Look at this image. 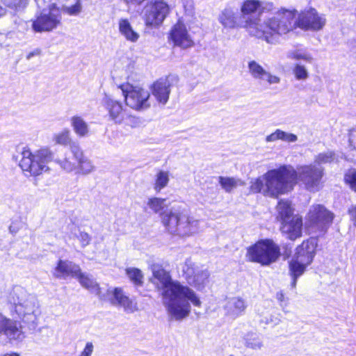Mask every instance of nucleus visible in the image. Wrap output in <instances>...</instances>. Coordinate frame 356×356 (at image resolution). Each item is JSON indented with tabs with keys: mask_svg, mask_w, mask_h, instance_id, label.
I'll return each instance as SVG.
<instances>
[{
	"mask_svg": "<svg viewBox=\"0 0 356 356\" xmlns=\"http://www.w3.org/2000/svg\"><path fill=\"white\" fill-rule=\"evenodd\" d=\"M323 176L324 168L314 164L301 165L298 172L290 165H281L265 173L266 193L278 198L292 191L299 182L309 191H318L323 186Z\"/></svg>",
	"mask_w": 356,
	"mask_h": 356,
	"instance_id": "f257e3e1",
	"label": "nucleus"
},
{
	"mask_svg": "<svg viewBox=\"0 0 356 356\" xmlns=\"http://www.w3.org/2000/svg\"><path fill=\"white\" fill-rule=\"evenodd\" d=\"M152 272L150 282L161 291L168 312L176 320L185 318L191 312L190 304L183 300L191 301L195 307L201 306L202 302L195 293L188 286L172 280L170 273L162 266H154Z\"/></svg>",
	"mask_w": 356,
	"mask_h": 356,
	"instance_id": "f03ea898",
	"label": "nucleus"
},
{
	"mask_svg": "<svg viewBox=\"0 0 356 356\" xmlns=\"http://www.w3.org/2000/svg\"><path fill=\"white\" fill-rule=\"evenodd\" d=\"M54 161V152L47 147H42L33 151L25 146L21 151V159L19 166L27 177H38L50 171L49 162Z\"/></svg>",
	"mask_w": 356,
	"mask_h": 356,
	"instance_id": "7ed1b4c3",
	"label": "nucleus"
},
{
	"mask_svg": "<svg viewBox=\"0 0 356 356\" xmlns=\"http://www.w3.org/2000/svg\"><path fill=\"white\" fill-rule=\"evenodd\" d=\"M276 220L280 222V231L291 241H296L302 236L303 218L295 209L290 201L280 200L277 202Z\"/></svg>",
	"mask_w": 356,
	"mask_h": 356,
	"instance_id": "20e7f679",
	"label": "nucleus"
},
{
	"mask_svg": "<svg viewBox=\"0 0 356 356\" xmlns=\"http://www.w3.org/2000/svg\"><path fill=\"white\" fill-rule=\"evenodd\" d=\"M245 256L248 261L267 266L279 259L280 248L271 238L259 239L247 248Z\"/></svg>",
	"mask_w": 356,
	"mask_h": 356,
	"instance_id": "39448f33",
	"label": "nucleus"
},
{
	"mask_svg": "<svg viewBox=\"0 0 356 356\" xmlns=\"http://www.w3.org/2000/svg\"><path fill=\"white\" fill-rule=\"evenodd\" d=\"M241 17L231 7H225L218 16V21L223 28L227 29H237L243 28L247 31H251V35L265 40L269 43L270 40L266 35L265 31L259 29L260 19L259 17H246L243 23L240 21Z\"/></svg>",
	"mask_w": 356,
	"mask_h": 356,
	"instance_id": "423d86ee",
	"label": "nucleus"
},
{
	"mask_svg": "<svg viewBox=\"0 0 356 356\" xmlns=\"http://www.w3.org/2000/svg\"><path fill=\"white\" fill-rule=\"evenodd\" d=\"M298 10L295 8L288 9L280 8L273 16L269 17L265 22L266 26L269 29L270 36L268 37L271 42V36L273 35H286L293 31L297 29L296 17Z\"/></svg>",
	"mask_w": 356,
	"mask_h": 356,
	"instance_id": "0eeeda50",
	"label": "nucleus"
},
{
	"mask_svg": "<svg viewBox=\"0 0 356 356\" xmlns=\"http://www.w3.org/2000/svg\"><path fill=\"white\" fill-rule=\"evenodd\" d=\"M161 222L166 232L179 236L191 235L196 227V222L193 218L172 211L161 213Z\"/></svg>",
	"mask_w": 356,
	"mask_h": 356,
	"instance_id": "6e6552de",
	"label": "nucleus"
},
{
	"mask_svg": "<svg viewBox=\"0 0 356 356\" xmlns=\"http://www.w3.org/2000/svg\"><path fill=\"white\" fill-rule=\"evenodd\" d=\"M171 13V7L165 0L149 1L143 8L141 18L149 29L160 28Z\"/></svg>",
	"mask_w": 356,
	"mask_h": 356,
	"instance_id": "1a4fd4ad",
	"label": "nucleus"
},
{
	"mask_svg": "<svg viewBox=\"0 0 356 356\" xmlns=\"http://www.w3.org/2000/svg\"><path fill=\"white\" fill-rule=\"evenodd\" d=\"M118 88L122 91L125 105L129 108L142 111L150 107V92L144 88L128 82L119 85Z\"/></svg>",
	"mask_w": 356,
	"mask_h": 356,
	"instance_id": "9d476101",
	"label": "nucleus"
},
{
	"mask_svg": "<svg viewBox=\"0 0 356 356\" xmlns=\"http://www.w3.org/2000/svg\"><path fill=\"white\" fill-rule=\"evenodd\" d=\"M62 13L56 3L50 4L47 10H42L31 20V28L35 33L51 32L60 26Z\"/></svg>",
	"mask_w": 356,
	"mask_h": 356,
	"instance_id": "9b49d317",
	"label": "nucleus"
},
{
	"mask_svg": "<svg viewBox=\"0 0 356 356\" xmlns=\"http://www.w3.org/2000/svg\"><path fill=\"white\" fill-rule=\"evenodd\" d=\"M317 243L314 238L303 240L295 250V254L288 263V266L305 272L316 254Z\"/></svg>",
	"mask_w": 356,
	"mask_h": 356,
	"instance_id": "f8f14e48",
	"label": "nucleus"
},
{
	"mask_svg": "<svg viewBox=\"0 0 356 356\" xmlns=\"http://www.w3.org/2000/svg\"><path fill=\"white\" fill-rule=\"evenodd\" d=\"M72 157H65L63 159H55L62 169L67 172L76 170L79 174H88L93 170L92 163L83 155V152L77 144L71 146Z\"/></svg>",
	"mask_w": 356,
	"mask_h": 356,
	"instance_id": "ddd939ff",
	"label": "nucleus"
},
{
	"mask_svg": "<svg viewBox=\"0 0 356 356\" xmlns=\"http://www.w3.org/2000/svg\"><path fill=\"white\" fill-rule=\"evenodd\" d=\"M335 218L334 213L321 204H314L306 216L307 225L318 232H326L332 226Z\"/></svg>",
	"mask_w": 356,
	"mask_h": 356,
	"instance_id": "4468645a",
	"label": "nucleus"
},
{
	"mask_svg": "<svg viewBox=\"0 0 356 356\" xmlns=\"http://www.w3.org/2000/svg\"><path fill=\"white\" fill-rule=\"evenodd\" d=\"M326 19L314 8L300 11L296 17V26L304 31H318L325 26Z\"/></svg>",
	"mask_w": 356,
	"mask_h": 356,
	"instance_id": "2eb2a0df",
	"label": "nucleus"
},
{
	"mask_svg": "<svg viewBox=\"0 0 356 356\" xmlns=\"http://www.w3.org/2000/svg\"><path fill=\"white\" fill-rule=\"evenodd\" d=\"M168 40L169 42L172 43L173 47H178L181 49H191L195 44L186 24L180 19H178L170 29L168 33Z\"/></svg>",
	"mask_w": 356,
	"mask_h": 356,
	"instance_id": "dca6fc26",
	"label": "nucleus"
},
{
	"mask_svg": "<svg viewBox=\"0 0 356 356\" xmlns=\"http://www.w3.org/2000/svg\"><path fill=\"white\" fill-rule=\"evenodd\" d=\"M104 106L108 111L109 118L115 123L121 124L128 121L127 124L131 127H136L138 124V118L129 114L121 102L106 98L104 101Z\"/></svg>",
	"mask_w": 356,
	"mask_h": 356,
	"instance_id": "f3484780",
	"label": "nucleus"
},
{
	"mask_svg": "<svg viewBox=\"0 0 356 356\" xmlns=\"http://www.w3.org/2000/svg\"><path fill=\"white\" fill-rule=\"evenodd\" d=\"M5 335L9 341L21 340L24 337L22 326L0 312V335Z\"/></svg>",
	"mask_w": 356,
	"mask_h": 356,
	"instance_id": "a211bd4d",
	"label": "nucleus"
},
{
	"mask_svg": "<svg viewBox=\"0 0 356 356\" xmlns=\"http://www.w3.org/2000/svg\"><path fill=\"white\" fill-rule=\"evenodd\" d=\"M172 86V79L170 76L161 77L153 82L149 89L156 100L161 104H165L170 97L171 87Z\"/></svg>",
	"mask_w": 356,
	"mask_h": 356,
	"instance_id": "6ab92c4d",
	"label": "nucleus"
},
{
	"mask_svg": "<svg viewBox=\"0 0 356 356\" xmlns=\"http://www.w3.org/2000/svg\"><path fill=\"white\" fill-rule=\"evenodd\" d=\"M112 294L111 303L122 307L126 312L134 313L138 309L136 301L126 295L122 288L115 287Z\"/></svg>",
	"mask_w": 356,
	"mask_h": 356,
	"instance_id": "aec40b11",
	"label": "nucleus"
},
{
	"mask_svg": "<svg viewBox=\"0 0 356 356\" xmlns=\"http://www.w3.org/2000/svg\"><path fill=\"white\" fill-rule=\"evenodd\" d=\"M79 266L72 265L71 262L59 259L55 267L54 276L56 277H66L68 276L75 277L79 270Z\"/></svg>",
	"mask_w": 356,
	"mask_h": 356,
	"instance_id": "412c9836",
	"label": "nucleus"
},
{
	"mask_svg": "<svg viewBox=\"0 0 356 356\" xmlns=\"http://www.w3.org/2000/svg\"><path fill=\"white\" fill-rule=\"evenodd\" d=\"M263 11L262 3L259 0H244L241 6L242 17L245 19L257 13L260 15Z\"/></svg>",
	"mask_w": 356,
	"mask_h": 356,
	"instance_id": "4be33fe9",
	"label": "nucleus"
},
{
	"mask_svg": "<svg viewBox=\"0 0 356 356\" xmlns=\"http://www.w3.org/2000/svg\"><path fill=\"white\" fill-rule=\"evenodd\" d=\"M119 31L125 39L131 42H136L140 35L134 30L128 19H120L118 22Z\"/></svg>",
	"mask_w": 356,
	"mask_h": 356,
	"instance_id": "5701e85b",
	"label": "nucleus"
},
{
	"mask_svg": "<svg viewBox=\"0 0 356 356\" xmlns=\"http://www.w3.org/2000/svg\"><path fill=\"white\" fill-rule=\"evenodd\" d=\"M185 279L188 284L194 286L197 289H200L204 285V280L202 273H195L193 268L187 266L186 270H183Z\"/></svg>",
	"mask_w": 356,
	"mask_h": 356,
	"instance_id": "b1692460",
	"label": "nucleus"
},
{
	"mask_svg": "<svg viewBox=\"0 0 356 356\" xmlns=\"http://www.w3.org/2000/svg\"><path fill=\"white\" fill-rule=\"evenodd\" d=\"M74 277L79 280L83 287L90 291L95 292L97 295L101 294L102 291L99 284L88 275L83 273L81 268H79Z\"/></svg>",
	"mask_w": 356,
	"mask_h": 356,
	"instance_id": "393cba45",
	"label": "nucleus"
},
{
	"mask_svg": "<svg viewBox=\"0 0 356 356\" xmlns=\"http://www.w3.org/2000/svg\"><path fill=\"white\" fill-rule=\"evenodd\" d=\"M125 273L135 286H142L143 285L144 275L140 269L135 267L127 268Z\"/></svg>",
	"mask_w": 356,
	"mask_h": 356,
	"instance_id": "a878e982",
	"label": "nucleus"
},
{
	"mask_svg": "<svg viewBox=\"0 0 356 356\" xmlns=\"http://www.w3.org/2000/svg\"><path fill=\"white\" fill-rule=\"evenodd\" d=\"M71 124L74 132L81 137L86 136L88 133V127L86 122L80 116H73L71 118Z\"/></svg>",
	"mask_w": 356,
	"mask_h": 356,
	"instance_id": "bb28decb",
	"label": "nucleus"
},
{
	"mask_svg": "<svg viewBox=\"0 0 356 356\" xmlns=\"http://www.w3.org/2000/svg\"><path fill=\"white\" fill-rule=\"evenodd\" d=\"M13 314L17 315L20 318L24 319L27 316H33L34 320L36 318V315L33 314V307L29 305L28 302L15 303L13 306Z\"/></svg>",
	"mask_w": 356,
	"mask_h": 356,
	"instance_id": "cd10ccee",
	"label": "nucleus"
},
{
	"mask_svg": "<svg viewBox=\"0 0 356 356\" xmlns=\"http://www.w3.org/2000/svg\"><path fill=\"white\" fill-rule=\"evenodd\" d=\"M165 201V198L152 197L148 199L147 204L154 213L159 214L161 217V213H166L163 211L164 209L167 207Z\"/></svg>",
	"mask_w": 356,
	"mask_h": 356,
	"instance_id": "c85d7f7f",
	"label": "nucleus"
},
{
	"mask_svg": "<svg viewBox=\"0 0 356 356\" xmlns=\"http://www.w3.org/2000/svg\"><path fill=\"white\" fill-rule=\"evenodd\" d=\"M218 182L221 187L227 192L231 193L235 188L238 185H243L244 183L238 179H236L231 177H218Z\"/></svg>",
	"mask_w": 356,
	"mask_h": 356,
	"instance_id": "c756f323",
	"label": "nucleus"
},
{
	"mask_svg": "<svg viewBox=\"0 0 356 356\" xmlns=\"http://www.w3.org/2000/svg\"><path fill=\"white\" fill-rule=\"evenodd\" d=\"M53 138L56 144L63 146L70 145L71 147L73 144H76L72 141L70 131L67 129L54 134Z\"/></svg>",
	"mask_w": 356,
	"mask_h": 356,
	"instance_id": "7c9ffc66",
	"label": "nucleus"
},
{
	"mask_svg": "<svg viewBox=\"0 0 356 356\" xmlns=\"http://www.w3.org/2000/svg\"><path fill=\"white\" fill-rule=\"evenodd\" d=\"M169 182V173L165 171L160 170L156 176L154 188L156 192H160L161 189L167 186Z\"/></svg>",
	"mask_w": 356,
	"mask_h": 356,
	"instance_id": "2f4dec72",
	"label": "nucleus"
},
{
	"mask_svg": "<svg viewBox=\"0 0 356 356\" xmlns=\"http://www.w3.org/2000/svg\"><path fill=\"white\" fill-rule=\"evenodd\" d=\"M248 67L251 75L255 79H263L266 74V71L254 60L248 63Z\"/></svg>",
	"mask_w": 356,
	"mask_h": 356,
	"instance_id": "473e14b6",
	"label": "nucleus"
},
{
	"mask_svg": "<svg viewBox=\"0 0 356 356\" xmlns=\"http://www.w3.org/2000/svg\"><path fill=\"white\" fill-rule=\"evenodd\" d=\"M264 175H265V174L264 175ZM264 179L266 181V179L264 177ZM250 190L252 193H261L264 190V194L266 195L270 196L266 193V182L264 184V181L261 178H257L251 183Z\"/></svg>",
	"mask_w": 356,
	"mask_h": 356,
	"instance_id": "72a5a7b5",
	"label": "nucleus"
},
{
	"mask_svg": "<svg viewBox=\"0 0 356 356\" xmlns=\"http://www.w3.org/2000/svg\"><path fill=\"white\" fill-rule=\"evenodd\" d=\"M344 181L349 187L356 192V170H348L344 175Z\"/></svg>",
	"mask_w": 356,
	"mask_h": 356,
	"instance_id": "f704fd0d",
	"label": "nucleus"
},
{
	"mask_svg": "<svg viewBox=\"0 0 356 356\" xmlns=\"http://www.w3.org/2000/svg\"><path fill=\"white\" fill-rule=\"evenodd\" d=\"M246 305L244 300L241 298H234L232 305V312L236 316L242 314L245 311Z\"/></svg>",
	"mask_w": 356,
	"mask_h": 356,
	"instance_id": "c9c22d12",
	"label": "nucleus"
},
{
	"mask_svg": "<svg viewBox=\"0 0 356 356\" xmlns=\"http://www.w3.org/2000/svg\"><path fill=\"white\" fill-rule=\"evenodd\" d=\"M277 140H281L286 142H295L297 140L296 135L293 134H288L280 129L275 131Z\"/></svg>",
	"mask_w": 356,
	"mask_h": 356,
	"instance_id": "e433bc0d",
	"label": "nucleus"
},
{
	"mask_svg": "<svg viewBox=\"0 0 356 356\" xmlns=\"http://www.w3.org/2000/svg\"><path fill=\"white\" fill-rule=\"evenodd\" d=\"M334 159V153L332 152H323L318 154L316 157V161L321 163H327L333 161Z\"/></svg>",
	"mask_w": 356,
	"mask_h": 356,
	"instance_id": "4c0bfd02",
	"label": "nucleus"
},
{
	"mask_svg": "<svg viewBox=\"0 0 356 356\" xmlns=\"http://www.w3.org/2000/svg\"><path fill=\"white\" fill-rule=\"evenodd\" d=\"M293 74L298 80H304L308 77V74L305 67L300 65H295Z\"/></svg>",
	"mask_w": 356,
	"mask_h": 356,
	"instance_id": "58836bf2",
	"label": "nucleus"
},
{
	"mask_svg": "<svg viewBox=\"0 0 356 356\" xmlns=\"http://www.w3.org/2000/svg\"><path fill=\"white\" fill-rule=\"evenodd\" d=\"M289 268V274L291 277V286L292 287L295 288L296 286V283L298 281V279L305 272L296 269L294 268L288 266Z\"/></svg>",
	"mask_w": 356,
	"mask_h": 356,
	"instance_id": "ea45409f",
	"label": "nucleus"
},
{
	"mask_svg": "<svg viewBox=\"0 0 356 356\" xmlns=\"http://www.w3.org/2000/svg\"><path fill=\"white\" fill-rule=\"evenodd\" d=\"M81 4L76 2L74 5L65 8L64 10L70 15H75L81 11Z\"/></svg>",
	"mask_w": 356,
	"mask_h": 356,
	"instance_id": "a19ab883",
	"label": "nucleus"
},
{
	"mask_svg": "<svg viewBox=\"0 0 356 356\" xmlns=\"http://www.w3.org/2000/svg\"><path fill=\"white\" fill-rule=\"evenodd\" d=\"M78 238L83 247L89 245L91 241L90 236L86 232H81L78 236Z\"/></svg>",
	"mask_w": 356,
	"mask_h": 356,
	"instance_id": "79ce46f5",
	"label": "nucleus"
},
{
	"mask_svg": "<svg viewBox=\"0 0 356 356\" xmlns=\"http://www.w3.org/2000/svg\"><path fill=\"white\" fill-rule=\"evenodd\" d=\"M93 351V345L91 342H88L83 350V351L81 353L79 356H91Z\"/></svg>",
	"mask_w": 356,
	"mask_h": 356,
	"instance_id": "37998d69",
	"label": "nucleus"
},
{
	"mask_svg": "<svg viewBox=\"0 0 356 356\" xmlns=\"http://www.w3.org/2000/svg\"><path fill=\"white\" fill-rule=\"evenodd\" d=\"M28 3V0H10V4L15 8L24 7Z\"/></svg>",
	"mask_w": 356,
	"mask_h": 356,
	"instance_id": "c03bdc74",
	"label": "nucleus"
},
{
	"mask_svg": "<svg viewBox=\"0 0 356 356\" xmlns=\"http://www.w3.org/2000/svg\"><path fill=\"white\" fill-rule=\"evenodd\" d=\"M265 77L267 78V81L270 84L277 83L280 81V79L278 76L272 75L267 72H266V74Z\"/></svg>",
	"mask_w": 356,
	"mask_h": 356,
	"instance_id": "a18cd8bd",
	"label": "nucleus"
},
{
	"mask_svg": "<svg viewBox=\"0 0 356 356\" xmlns=\"http://www.w3.org/2000/svg\"><path fill=\"white\" fill-rule=\"evenodd\" d=\"M348 213L351 216V220L354 226L356 227V206L353 207L348 210Z\"/></svg>",
	"mask_w": 356,
	"mask_h": 356,
	"instance_id": "49530a36",
	"label": "nucleus"
},
{
	"mask_svg": "<svg viewBox=\"0 0 356 356\" xmlns=\"http://www.w3.org/2000/svg\"><path fill=\"white\" fill-rule=\"evenodd\" d=\"M42 54V50L39 48L34 49L33 51L29 52L26 55V58L30 59L33 56H40Z\"/></svg>",
	"mask_w": 356,
	"mask_h": 356,
	"instance_id": "de8ad7c7",
	"label": "nucleus"
},
{
	"mask_svg": "<svg viewBox=\"0 0 356 356\" xmlns=\"http://www.w3.org/2000/svg\"><path fill=\"white\" fill-rule=\"evenodd\" d=\"M292 58L295 59V60H310L311 58L305 55V54H293L292 55Z\"/></svg>",
	"mask_w": 356,
	"mask_h": 356,
	"instance_id": "09e8293b",
	"label": "nucleus"
},
{
	"mask_svg": "<svg viewBox=\"0 0 356 356\" xmlns=\"http://www.w3.org/2000/svg\"><path fill=\"white\" fill-rule=\"evenodd\" d=\"M276 298L280 302H283L286 300L285 295L282 291H279L277 293Z\"/></svg>",
	"mask_w": 356,
	"mask_h": 356,
	"instance_id": "8fccbe9b",
	"label": "nucleus"
},
{
	"mask_svg": "<svg viewBox=\"0 0 356 356\" xmlns=\"http://www.w3.org/2000/svg\"><path fill=\"white\" fill-rule=\"evenodd\" d=\"M266 140L267 142H273V141H275V140H277V137H276V134H275V131L270 134V135L267 136L266 138Z\"/></svg>",
	"mask_w": 356,
	"mask_h": 356,
	"instance_id": "3c124183",
	"label": "nucleus"
},
{
	"mask_svg": "<svg viewBox=\"0 0 356 356\" xmlns=\"http://www.w3.org/2000/svg\"><path fill=\"white\" fill-rule=\"evenodd\" d=\"M3 356H19V355L17 353H6Z\"/></svg>",
	"mask_w": 356,
	"mask_h": 356,
	"instance_id": "603ef678",
	"label": "nucleus"
},
{
	"mask_svg": "<svg viewBox=\"0 0 356 356\" xmlns=\"http://www.w3.org/2000/svg\"><path fill=\"white\" fill-rule=\"evenodd\" d=\"M291 252V248H289V252H288V254H287V257L290 256Z\"/></svg>",
	"mask_w": 356,
	"mask_h": 356,
	"instance_id": "864d4df0",
	"label": "nucleus"
}]
</instances>
